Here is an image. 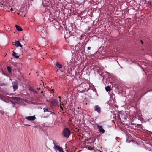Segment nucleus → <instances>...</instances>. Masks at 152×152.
I'll return each mask as SVG.
<instances>
[{"mask_svg": "<svg viewBox=\"0 0 152 152\" xmlns=\"http://www.w3.org/2000/svg\"><path fill=\"white\" fill-rule=\"evenodd\" d=\"M71 134L69 129L68 128H64L63 131V134L64 136L66 138H68Z\"/></svg>", "mask_w": 152, "mask_h": 152, "instance_id": "obj_1", "label": "nucleus"}, {"mask_svg": "<svg viewBox=\"0 0 152 152\" xmlns=\"http://www.w3.org/2000/svg\"><path fill=\"white\" fill-rule=\"evenodd\" d=\"M94 111H96L98 113H100L101 112V108L100 106L97 105L95 106Z\"/></svg>", "mask_w": 152, "mask_h": 152, "instance_id": "obj_2", "label": "nucleus"}, {"mask_svg": "<svg viewBox=\"0 0 152 152\" xmlns=\"http://www.w3.org/2000/svg\"><path fill=\"white\" fill-rule=\"evenodd\" d=\"M50 100L51 103L53 106L55 107L57 106L58 104V102L56 99H54L52 100L50 99Z\"/></svg>", "mask_w": 152, "mask_h": 152, "instance_id": "obj_3", "label": "nucleus"}, {"mask_svg": "<svg viewBox=\"0 0 152 152\" xmlns=\"http://www.w3.org/2000/svg\"><path fill=\"white\" fill-rule=\"evenodd\" d=\"M12 44L13 45H15L17 47H20V48L22 47V45H21L19 41H16L15 42H13Z\"/></svg>", "mask_w": 152, "mask_h": 152, "instance_id": "obj_4", "label": "nucleus"}, {"mask_svg": "<svg viewBox=\"0 0 152 152\" xmlns=\"http://www.w3.org/2000/svg\"><path fill=\"white\" fill-rule=\"evenodd\" d=\"M54 147L55 149L58 150L60 152H64L63 148L58 145H54Z\"/></svg>", "mask_w": 152, "mask_h": 152, "instance_id": "obj_5", "label": "nucleus"}, {"mask_svg": "<svg viewBox=\"0 0 152 152\" xmlns=\"http://www.w3.org/2000/svg\"><path fill=\"white\" fill-rule=\"evenodd\" d=\"M97 129H99V132L103 133L104 132V130L103 129L102 126H100L98 124L97 126Z\"/></svg>", "mask_w": 152, "mask_h": 152, "instance_id": "obj_6", "label": "nucleus"}, {"mask_svg": "<svg viewBox=\"0 0 152 152\" xmlns=\"http://www.w3.org/2000/svg\"><path fill=\"white\" fill-rule=\"evenodd\" d=\"M4 8L6 9V10L8 12H9L10 11H12L13 10V8L10 6H4Z\"/></svg>", "mask_w": 152, "mask_h": 152, "instance_id": "obj_7", "label": "nucleus"}, {"mask_svg": "<svg viewBox=\"0 0 152 152\" xmlns=\"http://www.w3.org/2000/svg\"><path fill=\"white\" fill-rule=\"evenodd\" d=\"M36 118L34 116H27L25 118V119L29 121H34Z\"/></svg>", "mask_w": 152, "mask_h": 152, "instance_id": "obj_8", "label": "nucleus"}, {"mask_svg": "<svg viewBox=\"0 0 152 152\" xmlns=\"http://www.w3.org/2000/svg\"><path fill=\"white\" fill-rule=\"evenodd\" d=\"M18 83L17 82H14L13 86V87L14 90H15L18 88Z\"/></svg>", "mask_w": 152, "mask_h": 152, "instance_id": "obj_9", "label": "nucleus"}, {"mask_svg": "<svg viewBox=\"0 0 152 152\" xmlns=\"http://www.w3.org/2000/svg\"><path fill=\"white\" fill-rule=\"evenodd\" d=\"M55 64L56 66V67L58 68L59 69H60L62 67V66L61 64L59 63L58 62H56Z\"/></svg>", "mask_w": 152, "mask_h": 152, "instance_id": "obj_10", "label": "nucleus"}, {"mask_svg": "<svg viewBox=\"0 0 152 152\" xmlns=\"http://www.w3.org/2000/svg\"><path fill=\"white\" fill-rule=\"evenodd\" d=\"M15 27L17 30L20 31H23V29L22 28L19 26H18L17 25H15Z\"/></svg>", "mask_w": 152, "mask_h": 152, "instance_id": "obj_11", "label": "nucleus"}, {"mask_svg": "<svg viewBox=\"0 0 152 152\" xmlns=\"http://www.w3.org/2000/svg\"><path fill=\"white\" fill-rule=\"evenodd\" d=\"M17 53L14 52V51H13L12 55L14 57H15L16 58H18L19 57V56L17 55Z\"/></svg>", "mask_w": 152, "mask_h": 152, "instance_id": "obj_12", "label": "nucleus"}, {"mask_svg": "<svg viewBox=\"0 0 152 152\" xmlns=\"http://www.w3.org/2000/svg\"><path fill=\"white\" fill-rule=\"evenodd\" d=\"M44 111L45 112H51L50 110L48 108H43Z\"/></svg>", "mask_w": 152, "mask_h": 152, "instance_id": "obj_13", "label": "nucleus"}, {"mask_svg": "<svg viewBox=\"0 0 152 152\" xmlns=\"http://www.w3.org/2000/svg\"><path fill=\"white\" fill-rule=\"evenodd\" d=\"M110 88V86H107L105 87V89L107 92H108L111 90Z\"/></svg>", "mask_w": 152, "mask_h": 152, "instance_id": "obj_14", "label": "nucleus"}, {"mask_svg": "<svg viewBox=\"0 0 152 152\" xmlns=\"http://www.w3.org/2000/svg\"><path fill=\"white\" fill-rule=\"evenodd\" d=\"M7 69L9 73H10L11 72V68L10 67L8 66L7 67Z\"/></svg>", "mask_w": 152, "mask_h": 152, "instance_id": "obj_15", "label": "nucleus"}, {"mask_svg": "<svg viewBox=\"0 0 152 152\" xmlns=\"http://www.w3.org/2000/svg\"><path fill=\"white\" fill-rule=\"evenodd\" d=\"M147 4H148V5H150V6L152 7V4L151 2H148Z\"/></svg>", "mask_w": 152, "mask_h": 152, "instance_id": "obj_16", "label": "nucleus"}, {"mask_svg": "<svg viewBox=\"0 0 152 152\" xmlns=\"http://www.w3.org/2000/svg\"><path fill=\"white\" fill-rule=\"evenodd\" d=\"M29 90H30L31 91H34V89L32 87H30L29 89Z\"/></svg>", "mask_w": 152, "mask_h": 152, "instance_id": "obj_17", "label": "nucleus"}, {"mask_svg": "<svg viewBox=\"0 0 152 152\" xmlns=\"http://www.w3.org/2000/svg\"><path fill=\"white\" fill-rule=\"evenodd\" d=\"M54 89H52L51 90V93H53L54 92Z\"/></svg>", "mask_w": 152, "mask_h": 152, "instance_id": "obj_18", "label": "nucleus"}, {"mask_svg": "<svg viewBox=\"0 0 152 152\" xmlns=\"http://www.w3.org/2000/svg\"><path fill=\"white\" fill-rule=\"evenodd\" d=\"M17 97H13V99L15 100H17Z\"/></svg>", "mask_w": 152, "mask_h": 152, "instance_id": "obj_19", "label": "nucleus"}, {"mask_svg": "<svg viewBox=\"0 0 152 152\" xmlns=\"http://www.w3.org/2000/svg\"><path fill=\"white\" fill-rule=\"evenodd\" d=\"M0 113H1L2 114H3L4 113V112L3 111H1V110H0Z\"/></svg>", "mask_w": 152, "mask_h": 152, "instance_id": "obj_20", "label": "nucleus"}, {"mask_svg": "<svg viewBox=\"0 0 152 152\" xmlns=\"http://www.w3.org/2000/svg\"><path fill=\"white\" fill-rule=\"evenodd\" d=\"M91 48V47H88L87 48L88 49V50H90Z\"/></svg>", "mask_w": 152, "mask_h": 152, "instance_id": "obj_21", "label": "nucleus"}, {"mask_svg": "<svg viewBox=\"0 0 152 152\" xmlns=\"http://www.w3.org/2000/svg\"><path fill=\"white\" fill-rule=\"evenodd\" d=\"M140 42H141V43L142 44H143V41H142V40H140Z\"/></svg>", "mask_w": 152, "mask_h": 152, "instance_id": "obj_22", "label": "nucleus"}, {"mask_svg": "<svg viewBox=\"0 0 152 152\" xmlns=\"http://www.w3.org/2000/svg\"><path fill=\"white\" fill-rule=\"evenodd\" d=\"M60 108H61L62 110H63V107H62L61 106H60Z\"/></svg>", "mask_w": 152, "mask_h": 152, "instance_id": "obj_23", "label": "nucleus"}, {"mask_svg": "<svg viewBox=\"0 0 152 152\" xmlns=\"http://www.w3.org/2000/svg\"><path fill=\"white\" fill-rule=\"evenodd\" d=\"M22 39L23 40H24V37H22Z\"/></svg>", "mask_w": 152, "mask_h": 152, "instance_id": "obj_24", "label": "nucleus"}, {"mask_svg": "<svg viewBox=\"0 0 152 152\" xmlns=\"http://www.w3.org/2000/svg\"><path fill=\"white\" fill-rule=\"evenodd\" d=\"M70 74V73L68 72V73L67 74V75L68 76Z\"/></svg>", "mask_w": 152, "mask_h": 152, "instance_id": "obj_25", "label": "nucleus"}, {"mask_svg": "<svg viewBox=\"0 0 152 152\" xmlns=\"http://www.w3.org/2000/svg\"><path fill=\"white\" fill-rule=\"evenodd\" d=\"M3 5V4H1V7H2V5Z\"/></svg>", "mask_w": 152, "mask_h": 152, "instance_id": "obj_26", "label": "nucleus"}, {"mask_svg": "<svg viewBox=\"0 0 152 152\" xmlns=\"http://www.w3.org/2000/svg\"><path fill=\"white\" fill-rule=\"evenodd\" d=\"M58 98L59 99H61V97H60V96H59V97H58Z\"/></svg>", "mask_w": 152, "mask_h": 152, "instance_id": "obj_27", "label": "nucleus"}, {"mask_svg": "<svg viewBox=\"0 0 152 152\" xmlns=\"http://www.w3.org/2000/svg\"><path fill=\"white\" fill-rule=\"evenodd\" d=\"M48 101H49V100H47V102H48Z\"/></svg>", "mask_w": 152, "mask_h": 152, "instance_id": "obj_28", "label": "nucleus"}, {"mask_svg": "<svg viewBox=\"0 0 152 152\" xmlns=\"http://www.w3.org/2000/svg\"><path fill=\"white\" fill-rule=\"evenodd\" d=\"M41 93H43V91H42L41 92Z\"/></svg>", "mask_w": 152, "mask_h": 152, "instance_id": "obj_29", "label": "nucleus"}, {"mask_svg": "<svg viewBox=\"0 0 152 152\" xmlns=\"http://www.w3.org/2000/svg\"><path fill=\"white\" fill-rule=\"evenodd\" d=\"M59 101L60 102H61V100L60 99L59 100Z\"/></svg>", "mask_w": 152, "mask_h": 152, "instance_id": "obj_30", "label": "nucleus"}, {"mask_svg": "<svg viewBox=\"0 0 152 152\" xmlns=\"http://www.w3.org/2000/svg\"><path fill=\"white\" fill-rule=\"evenodd\" d=\"M61 105H64V104L62 103V104H61Z\"/></svg>", "mask_w": 152, "mask_h": 152, "instance_id": "obj_31", "label": "nucleus"}, {"mask_svg": "<svg viewBox=\"0 0 152 152\" xmlns=\"http://www.w3.org/2000/svg\"><path fill=\"white\" fill-rule=\"evenodd\" d=\"M28 126H30V125H28Z\"/></svg>", "mask_w": 152, "mask_h": 152, "instance_id": "obj_32", "label": "nucleus"}]
</instances>
